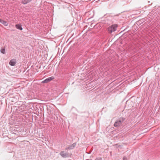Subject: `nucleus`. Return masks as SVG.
<instances>
[{"instance_id": "1", "label": "nucleus", "mask_w": 160, "mask_h": 160, "mask_svg": "<svg viewBox=\"0 0 160 160\" xmlns=\"http://www.w3.org/2000/svg\"><path fill=\"white\" fill-rule=\"evenodd\" d=\"M118 25L116 24H113L109 26L107 29L108 33L111 34L113 32H114L117 30Z\"/></svg>"}, {"instance_id": "2", "label": "nucleus", "mask_w": 160, "mask_h": 160, "mask_svg": "<svg viewBox=\"0 0 160 160\" xmlns=\"http://www.w3.org/2000/svg\"><path fill=\"white\" fill-rule=\"evenodd\" d=\"M125 119V118H120L115 122L114 124V126L115 127H118L122 126Z\"/></svg>"}, {"instance_id": "3", "label": "nucleus", "mask_w": 160, "mask_h": 160, "mask_svg": "<svg viewBox=\"0 0 160 160\" xmlns=\"http://www.w3.org/2000/svg\"><path fill=\"white\" fill-rule=\"evenodd\" d=\"M60 154L61 156L64 158H67L69 156V154L68 152H65L64 151L61 152Z\"/></svg>"}, {"instance_id": "4", "label": "nucleus", "mask_w": 160, "mask_h": 160, "mask_svg": "<svg viewBox=\"0 0 160 160\" xmlns=\"http://www.w3.org/2000/svg\"><path fill=\"white\" fill-rule=\"evenodd\" d=\"M54 78V77L53 76L48 78L47 79H45V80H43V81H42V83H48L50 82V81H51V80H52Z\"/></svg>"}, {"instance_id": "5", "label": "nucleus", "mask_w": 160, "mask_h": 160, "mask_svg": "<svg viewBox=\"0 0 160 160\" xmlns=\"http://www.w3.org/2000/svg\"><path fill=\"white\" fill-rule=\"evenodd\" d=\"M9 63L10 65L12 66H14L16 63L15 60L12 59L10 61Z\"/></svg>"}, {"instance_id": "6", "label": "nucleus", "mask_w": 160, "mask_h": 160, "mask_svg": "<svg viewBox=\"0 0 160 160\" xmlns=\"http://www.w3.org/2000/svg\"><path fill=\"white\" fill-rule=\"evenodd\" d=\"M0 22L4 25L5 26H7L8 25V23L6 21H5L1 19L0 18Z\"/></svg>"}, {"instance_id": "7", "label": "nucleus", "mask_w": 160, "mask_h": 160, "mask_svg": "<svg viewBox=\"0 0 160 160\" xmlns=\"http://www.w3.org/2000/svg\"><path fill=\"white\" fill-rule=\"evenodd\" d=\"M76 145V143H73L72 145L68 147V149H72L74 148Z\"/></svg>"}, {"instance_id": "8", "label": "nucleus", "mask_w": 160, "mask_h": 160, "mask_svg": "<svg viewBox=\"0 0 160 160\" xmlns=\"http://www.w3.org/2000/svg\"><path fill=\"white\" fill-rule=\"evenodd\" d=\"M32 0H22V3L23 4H26L30 2Z\"/></svg>"}, {"instance_id": "9", "label": "nucleus", "mask_w": 160, "mask_h": 160, "mask_svg": "<svg viewBox=\"0 0 160 160\" xmlns=\"http://www.w3.org/2000/svg\"><path fill=\"white\" fill-rule=\"evenodd\" d=\"M16 27L18 29L20 30H22V27L21 25L20 24H16L15 25Z\"/></svg>"}, {"instance_id": "10", "label": "nucleus", "mask_w": 160, "mask_h": 160, "mask_svg": "<svg viewBox=\"0 0 160 160\" xmlns=\"http://www.w3.org/2000/svg\"><path fill=\"white\" fill-rule=\"evenodd\" d=\"M1 52L3 54H5V48L1 49Z\"/></svg>"}, {"instance_id": "11", "label": "nucleus", "mask_w": 160, "mask_h": 160, "mask_svg": "<svg viewBox=\"0 0 160 160\" xmlns=\"http://www.w3.org/2000/svg\"><path fill=\"white\" fill-rule=\"evenodd\" d=\"M95 160H102V159L101 157H98L96 158Z\"/></svg>"}, {"instance_id": "12", "label": "nucleus", "mask_w": 160, "mask_h": 160, "mask_svg": "<svg viewBox=\"0 0 160 160\" xmlns=\"http://www.w3.org/2000/svg\"><path fill=\"white\" fill-rule=\"evenodd\" d=\"M123 160H127V159L126 158H123Z\"/></svg>"}, {"instance_id": "13", "label": "nucleus", "mask_w": 160, "mask_h": 160, "mask_svg": "<svg viewBox=\"0 0 160 160\" xmlns=\"http://www.w3.org/2000/svg\"><path fill=\"white\" fill-rule=\"evenodd\" d=\"M68 149V148H66L65 149V150H67Z\"/></svg>"}, {"instance_id": "14", "label": "nucleus", "mask_w": 160, "mask_h": 160, "mask_svg": "<svg viewBox=\"0 0 160 160\" xmlns=\"http://www.w3.org/2000/svg\"><path fill=\"white\" fill-rule=\"evenodd\" d=\"M91 160V159H90V160Z\"/></svg>"}]
</instances>
